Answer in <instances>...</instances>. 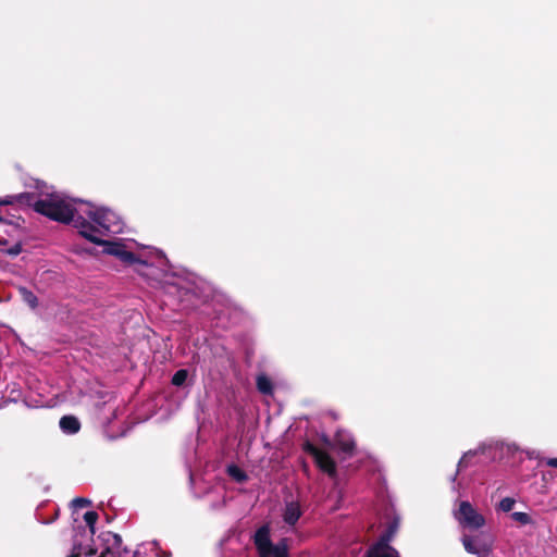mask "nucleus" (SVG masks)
Instances as JSON below:
<instances>
[{"label":"nucleus","instance_id":"9","mask_svg":"<svg viewBox=\"0 0 557 557\" xmlns=\"http://www.w3.org/2000/svg\"><path fill=\"white\" fill-rule=\"evenodd\" d=\"M301 515H302V510H301L300 504L298 502L289 500V502L285 503V506H284V509L282 512V517H283V521L287 525L294 527L297 523V521L299 520V518L301 517Z\"/></svg>","mask_w":557,"mask_h":557},{"label":"nucleus","instance_id":"22","mask_svg":"<svg viewBox=\"0 0 557 557\" xmlns=\"http://www.w3.org/2000/svg\"><path fill=\"white\" fill-rule=\"evenodd\" d=\"M20 252H21V247H20V246H15V247H13V248H11V249L9 250V253H10V255H12V256H16V255H18Z\"/></svg>","mask_w":557,"mask_h":557},{"label":"nucleus","instance_id":"15","mask_svg":"<svg viewBox=\"0 0 557 557\" xmlns=\"http://www.w3.org/2000/svg\"><path fill=\"white\" fill-rule=\"evenodd\" d=\"M510 517L513 521L518 522L521 525L534 523L532 517L527 512L516 511V512H512Z\"/></svg>","mask_w":557,"mask_h":557},{"label":"nucleus","instance_id":"13","mask_svg":"<svg viewBox=\"0 0 557 557\" xmlns=\"http://www.w3.org/2000/svg\"><path fill=\"white\" fill-rule=\"evenodd\" d=\"M226 472L235 482H238V483H243V482L247 481V479H248L245 471L242 470L236 465H230L226 469Z\"/></svg>","mask_w":557,"mask_h":557},{"label":"nucleus","instance_id":"5","mask_svg":"<svg viewBox=\"0 0 557 557\" xmlns=\"http://www.w3.org/2000/svg\"><path fill=\"white\" fill-rule=\"evenodd\" d=\"M462 544L469 554L476 555L478 557H488L493 550V540L483 535H463Z\"/></svg>","mask_w":557,"mask_h":557},{"label":"nucleus","instance_id":"7","mask_svg":"<svg viewBox=\"0 0 557 557\" xmlns=\"http://www.w3.org/2000/svg\"><path fill=\"white\" fill-rule=\"evenodd\" d=\"M305 450L311 455L317 466L331 478L336 474V465L333 458L324 450L315 447L313 444L306 443Z\"/></svg>","mask_w":557,"mask_h":557},{"label":"nucleus","instance_id":"26","mask_svg":"<svg viewBox=\"0 0 557 557\" xmlns=\"http://www.w3.org/2000/svg\"><path fill=\"white\" fill-rule=\"evenodd\" d=\"M70 557H79V553H77V554H72Z\"/></svg>","mask_w":557,"mask_h":557},{"label":"nucleus","instance_id":"23","mask_svg":"<svg viewBox=\"0 0 557 557\" xmlns=\"http://www.w3.org/2000/svg\"><path fill=\"white\" fill-rule=\"evenodd\" d=\"M158 557H171V553L170 552H162L160 555H158Z\"/></svg>","mask_w":557,"mask_h":557},{"label":"nucleus","instance_id":"25","mask_svg":"<svg viewBox=\"0 0 557 557\" xmlns=\"http://www.w3.org/2000/svg\"><path fill=\"white\" fill-rule=\"evenodd\" d=\"M534 456H535V450H532V451L529 453V457L530 458H533Z\"/></svg>","mask_w":557,"mask_h":557},{"label":"nucleus","instance_id":"14","mask_svg":"<svg viewBox=\"0 0 557 557\" xmlns=\"http://www.w3.org/2000/svg\"><path fill=\"white\" fill-rule=\"evenodd\" d=\"M18 293L24 302H26L32 309H35L38 306V299L36 295L27 289L26 287H20Z\"/></svg>","mask_w":557,"mask_h":557},{"label":"nucleus","instance_id":"16","mask_svg":"<svg viewBox=\"0 0 557 557\" xmlns=\"http://www.w3.org/2000/svg\"><path fill=\"white\" fill-rule=\"evenodd\" d=\"M84 520H85L86 524L88 525L91 535H94L96 532L95 525L98 520V513L96 511H87L84 515Z\"/></svg>","mask_w":557,"mask_h":557},{"label":"nucleus","instance_id":"12","mask_svg":"<svg viewBox=\"0 0 557 557\" xmlns=\"http://www.w3.org/2000/svg\"><path fill=\"white\" fill-rule=\"evenodd\" d=\"M257 388L263 395H271L273 392L272 382L264 374H260L257 376Z\"/></svg>","mask_w":557,"mask_h":557},{"label":"nucleus","instance_id":"18","mask_svg":"<svg viewBox=\"0 0 557 557\" xmlns=\"http://www.w3.org/2000/svg\"><path fill=\"white\" fill-rule=\"evenodd\" d=\"M188 376L187 370H178L174 373L172 377V384L175 386H181L185 383L186 379Z\"/></svg>","mask_w":557,"mask_h":557},{"label":"nucleus","instance_id":"3","mask_svg":"<svg viewBox=\"0 0 557 557\" xmlns=\"http://www.w3.org/2000/svg\"><path fill=\"white\" fill-rule=\"evenodd\" d=\"M252 540L259 557H289L288 546L285 539L281 540L276 544L271 541V529L269 524H264L257 529Z\"/></svg>","mask_w":557,"mask_h":557},{"label":"nucleus","instance_id":"20","mask_svg":"<svg viewBox=\"0 0 557 557\" xmlns=\"http://www.w3.org/2000/svg\"><path fill=\"white\" fill-rule=\"evenodd\" d=\"M72 505L74 508H83L90 505V500L87 498L77 497L72 500Z\"/></svg>","mask_w":557,"mask_h":557},{"label":"nucleus","instance_id":"11","mask_svg":"<svg viewBox=\"0 0 557 557\" xmlns=\"http://www.w3.org/2000/svg\"><path fill=\"white\" fill-rule=\"evenodd\" d=\"M59 425L62 432L69 435L77 433L81 429V422L74 416L62 417L60 419Z\"/></svg>","mask_w":557,"mask_h":557},{"label":"nucleus","instance_id":"4","mask_svg":"<svg viewBox=\"0 0 557 557\" xmlns=\"http://www.w3.org/2000/svg\"><path fill=\"white\" fill-rule=\"evenodd\" d=\"M455 518L463 527L479 529L484 525L485 519L479 513L469 502H461L459 509L455 512Z\"/></svg>","mask_w":557,"mask_h":557},{"label":"nucleus","instance_id":"21","mask_svg":"<svg viewBox=\"0 0 557 557\" xmlns=\"http://www.w3.org/2000/svg\"><path fill=\"white\" fill-rule=\"evenodd\" d=\"M545 463H546L548 467L557 468V458H547V459L545 460Z\"/></svg>","mask_w":557,"mask_h":557},{"label":"nucleus","instance_id":"10","mask_svg":"<svg viewBox=\"0 0 557 557\" xmlns=\"http://www.w3.org/2000/svg\"><path fill=\"white\" fill-rule=\"evenodd\" d=\"M335 445L337 448L347 455H350L355 449V441L352 436L345 431L337 432L335 435Z\"/></svg>","mask_w":557,"mask_h":557},{"label":"nucleus","instance_id":"19","mask_svg":"<svg viewBox=\"0 0 557 557\" xmlns=\"http://www.w3.org/2000/svg\"><path fill=\"white\" fill-rule=\"evenodd\" d=\"M24 198H26L28 200L30 198V196L28 194H20L17 196H7L4 198H0V206L11 205L15 200L22 201Z\"/></svg>","mask_w":557,"mask_h":557},{"label":"nucleus","instance_id":"24","mask_svg":"<svg viewBox=\"0 0 557 557\" xmlns=\"http://www.w3.org/2000/svg\"><path fill=\"white\" fill-rule=\"evenodd\" d=\"M96 554V549L90 548L86 555L94 556Z\"/></svg>","mask_w":557,"mask_h":557},{"label":"nucleus","instance_id":"17","mask_svg":"<svg viewBox=\"0 0 557 557\" xmlns=\"http://www.w3.org/2000/svg\"><path fill=\"white\" fill-rule=\"evenodd\" d=\"M516 499L512 497H505L498 504V509L504 512H509L513 509Z\"/></svg>","mask_w":557,"mask_h":557},{"label":"nucleus","instance_id":"8","mask_svg":"<svg viewBox=\"0 0 557 557\" xmlns=\"http://www.w3.org/2000/svg\"><path fill=\"white\" fill-rule=\"evenodd\" d=\"M106 544V548L99 557H121L122 556V537L119 534L107 532L101 535Z\"/></svg>","mask_w":557,"mask_h":557},{"label":"nucleus","instance_id":"6","mask_svg":"<svg viewBox=\"0 0 557 557\" xmlns=\"http://www.w3.org/2000/svg\"><path fill=\"white\" fill-rule=\"evenodd\" d=\"M396 531V525H391L376 544H374L367 554V557H400L398 552L388 543Z\"/></svg>","mask_w":557,"mask_h":557},{"label":"nucleus","instance_id":"1","mask_svg":"<svg viewBox=\"0 0 557 557\" xmlns=\"http://www.w3.org/2000/svg\"><path fill=\"white\" fill-rule=\"evenodd\" d=\"M36 212L47 218L69 224L89 242L103 247V252L114 256L123 263L135 265V271L154 283L165 294L175 298L187 308L193 298H198L199 287L196 277L187 273L174 272L170 269L165 256L152 248H141L135 252L134 240H106L104 236L119 234L124 222L121 216L106 207L66 196L59 191H45L34 201Z\"/></svg>","mask_w":557,"mask_h":557},{"label":"nucleus","instance_id":"2","mask_svg":"<svg viewBox=\"0 0 557 557\" xmlns=\"http://www.w3.org/2000/svg\"><path fill=\"white\" fill-rule=\"evenodd\" d=\"M518 449L513 443H505L500 440L490 438L478 445L476 448L466 451L458 462V471L467 468L472 458L484 456L486 459L496 460L502 458L504 451L513 453Z\"/></svg>","mask_w":557,"mask_h":557}]
</instances>
